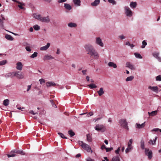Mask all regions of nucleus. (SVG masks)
<instances>
[{"instance_id": "23", "label": "nucleus", "mask_w": 161, "mask_h": 161, "mask_svg": "<svg viewBox=\"0 0 161 161\" xmlns=\"http://www.w3.org/2000/svg\"><path fill=\"white\" fill-rule=\"evenodd\" d=\"M73 2L75 5L76 6H79L81 5L80 0H73Z\"/></svg>"}, {"instance_id": "17", "label": "nucleus", "mask_w": 161, "mask_h": 161, "mask_svg": "<svg viewBox=\"0 0 161 161\" xmlns=\"http://www.w3.org/2000/svg\"><path fill=\"white\" fill-rule=\"evenodd\" d=\"M14 76V72L7 73L5 75V77L6 78H8L9 77L13 78Z\"/></svg>"}, {"instance_id": "42", "label": "nucleus", "mask_w": 161, "mask_h": 161, "mask_svg": "<svg viewBox=\"0 0 161 161\" xmlns=\"http://www.w3.org/2000/svg\"><path fill=\"white\" fill-rule=\"evenodd\" d=\"M27 46L25 48L26 50L28 52H31V50L30 48L29 44H27Z\"/></svg>"}, {"instance_id": "36", "label": "nucleus", "mask_w": 161, "mask_h": 161, "mask_svg": "<svg viewBox=\"0 0 161 161\" xmlns=\"http://www.w3.org/2000/svg\"><path fill=\"white\" fill-rule=\"evenodd\" d=\"M134 78V77L133 75H131L125 79L126 81H132Z\"/></svg>"}, {"instance_id": "5", "label": "nucleus", "mask_w": 161, "mask_h": 161, "mask_svg": "<svg viewBox=\"0 0 161 161\" xmlns=\"http://www.w3.org/2000/svg\"><path fill=\"white\" fill-rule=\"evenodd\" d=\"M119 122L121 126L127 130H129V128L127 126L128 123L126 119H121L120 120Z\"/></svg>"}, {"instance_id": "19", "label": "nucleus", "mask_w": 161, "mask_h": 161, "mask_svg": "<svg viewBox=\"0 0 161 161\" xmlns=\"http://www.w3.org/2000/svg\"><path fill=\"white\" fill-rule=\"evenodd\" d=\"M54 58L52 56L48 54H46L44 56L43 59L44 60H49L51 59H53Z\"/></svg>"}, {"instance_id": "40", "label": "nucleus", "mask_w": 161, "mask_h": 161, "mask_svg": "<svg viewBox=\"0 0 161 161\" xmlns=\"http://www.w3.org/2000/svg\"><path fill=\"white\" fill-rule=\"evenodd\" d=\"M33 28L36 31H38L40 29V27L37 25H36L33 26Z\"/></svg>"}, {"instance_id": "47", "label": "nucleus", "mask_w": 161, "mask_h": 161, "mask_svg": "<svg viewBox=\"0 0 161 161\" xmlns=\"http://www.w3.org/2000/svg\"><path fill=\"white\" fill-rule=\"evenodd\" d=\"M120 40H123L125 39V36L123 35H121L118 36Z\"/></svg>"}, {"instance_id": "56", "label": "nucleus", "mask_w": 161, "mask_h": 161, "mask_svg": "<svg viewBox=\"0 0 161 161\" xmlns=\"http://www.w3.org/2000/svg\"><path fill=\"white\" fill-rule=\"evenodd\" d=\"M67 0H58V3H61L66 2Z\"/></svg>"}, {"instance_id": "1", "label": "nucleus", "mask_w": 161, "mask_h": 161, "mask_svg": "<svg viewBox=\"0 0 161 161\" xmlns=\"http://www.w3.org/2000/svg\"><path fill=\"white\" fill-rule=\"evenodd\" d=\"M84 47L87 54H89L91 57L96 60L99 58V55L92 45L90 44H86Z\"/></svg>"}, {"instance_id": "22", "label": "nucleus", "mask_w": 161, "mask_h": 161, "mask_svg": "<svg viewBox=\"0 0 161 161\" xmlns=\"http://www.w3.org/2000/svg\"><path fill=\"white\" fill-rule=\"evenodd\" d=\"M100 0H95V1L91 3V5L92 6H96L100 3Z\"/></svg>"}, {"instance_id": "62", "label": "nucleus", "mask_w": 161, "mask_h": 161, "mask_svg": "<svg viewBox=\"0 0 161 161\" xmlns=\"http://www.w3.org/2000/svg\"><path fill=\"white\" fill-rule=\"evenodd\" d=\"M106 147L105 146V145H104V144L103 145L101 146V148L102 150H103V149H106Z\"/></svg>"}, {"instance_id": "59", "label": "nucleus", "mask_w": 161, "mask_h": 161, "mask_svg": "<svg viewBox=\"0 0 161 161\" xmlns=\"http://www.w3.org/2000/svg\"><path fill=\"white\" fill-rule=\"evenodd\" d=\"M120 150V148L118 147L117 150L115 151V153L116 154H118Z\"/></svg>"}, {"instance_id": "46", "label": "nucleus", "mask_w": 161, "mask_h": 161, "mask_svg": "<svg viewBox=\"0 0 161 161\" xmlns=\"http://www.w3.org/2000/svg\"><path fill=\"white\" fill-rule=\"evenodd\" d=\"M59 136L62 138L64 139H67V137H65L64 135L61 133L59 132L58 133Z\"/></svg>"}, {"instance_id": "11", "label": "nucleus", "mask_w": 161, "mask_h": 161, "mask_svg": "<svg viewBox=\"0 0 161 161\" xmlns=\"http://www.w3.org/2000/svg\"><path fill=\"white\" fill-rule=\"evenodd\" d=\"M126 67L129 68L132 70H135L136 69V67L135 66L130 62H128L126 63Z\"/></svg>"}, {"instance_id": "32", "label": "nucleus", "mask_w": 161, "mask_h": 161, "mask_svg": "<svg viewBox=\"0 0 161 161\" xmlns=\"http://www.w3.org/2000/svg\"><path fill=\"white\" fill-rule=\"evenodd\" d=\"M111 161H120V159L119 156H116L113 158Z\"/></svg>"}, {"instance_id": "34", "label": "nucleus", "mask_w": 161, "mask_h": 161, "mask_svg": "<svg viewBox=\"0 0 161 161\" xmlns=\"http://www.w3.org/2000/svg\"><path fill=\"white\" fill-rule=\"evenodd\" d=\"M9 103V101L8 99H6L4 100L3 101V104L5 106H8Z\"/></svg>"}, {"instance_id": "31", "label": "nucleus", "mask_w": 161, "mask_h": 161, "mask_svg": "<svg viewBox=\"0 0 161 161\" xmlns=\"http://www.w3.org/2000/svg\"><path fill=\"white\" fill-rule=\"evenodd\" d=\"M157 138V137H156L155 138V139L153 140H153L151 139L149 140V142L148 143L152 145H155V142L156 141Z\"/></svg>"}, {"instance_id": "27", "label": "nucleus", "mask_w": 161, "mask_h": 161, "mask_svg": "<svg viewBox=\"0 0 161 161\" xmlns=\"http://www.w3.org/2000/svg\"><path fill=\"white\" fill-rule=\"evenodd\" d=\"M5 37L8 40L12 41L13 40L14 38L10 35L8 34H6L5 35Z\"/></svg>"}, {"instance_id": "64", "label": "nucleus", "mask_w": 161, "mask_h": 161, "mask_svg": "<svg viewBox=\"0 0 161 161\" xmlns=\"http://www.w3.org/2000/svg\"><path fill=\"white\" fill-rule=\"evenodd\" d=\"M30 113L33 115H35L36 114V113H35L33 110L30 111Z\"/></svg>"}, {"instance_id": "13", "label": "nucleus", "mask_w": 161, "mask_h": 161, "mask_svg": "<svg viewBox=\"0 0 161 161\" xmlns=\"http://www.w3.org/2000/svg\"><path fill=\"white\" fill-rule=\"evenodd\" d=\"M17 153V150H14L10 152V154H7V156L8 158L14 157L16 156V155L15 153Z\"/></svg>"}, {"instance_id": "8", "label": "nucleus", "mask_w": 161, "mask_h": 161, "mask_svg": "<svg viewBox=\"0 0 161 161\" xmlns=\"http://www.w3.org/2000/svg\"><path fill=\"white\" fill-rule=\"evenodd\" d=\"M95 43L97 44L98 45L101 47H103L104 46V44L103 42L101 39L99 37L96 38Z\"/></svg>"}, {"instance_id": "51", "label": "nucleus", "mask_w": 161, "mask_h": 161, "mask_svg": "<svg viewBox=\"0 0 161 161\" xmlns=\"http://www.w3.org/2000/svg\"><path fill=\"white\" fill-rule=\"evenodd\" d=\"M113 150V148L112 147H110V148H108V147H106V152H108L111 151V150Z\"/></svg>"}, {"instance_id": "7", "label": "nucleus", "mask_w": 161, "mask_h": 161, "mask_svg": "<svg viewBox=\"0 0 161 161\" xmlns=\"http://www.w3.org/2000/svg\"><path fill=\"white\" fill-rule=\"evenodd\" d=\"M14 75L19 79H22L25 77L24 74L22 72L19 71L14 72Z\"/></svg>"}, {"instance_id": "44", "label": "nucleus", "mask_w": 161, "mask_h": 161, "mask_svg": "<svg viewBox=\"0 0 161 161\" xmlns=\"http://www.w3.org/2000/svg\"><path fill=\"white\" fill-rule=\"evenodd\" d=\"M108 1L109 3L113 5H115L116 4V2L114 0H108Z\"/></svg>"}, {"instance_id": "25", "label": "nucleus", "mask_w": 161, "mask_h": 161, "mask_svg": "<svg viewBox=\"0 0 161 161\" xmlns=\"http://www.w3.org/2000/svg\"><path fill=\"white\" fill-rule=\"evenodd\" d=\"M64 6L65 9L69 10H70L72 9V6L69 4L67 3H65Z\"/></svg>"}, {"instance_id": "14", "label": "nucleus", "mask_w": 161, "mask_h": 161, "mask_svg": "<svg viewBox=\"0 0 161 161\" xmlns=\"http://www.w3.org/2000/svg\"><path fill=\"white\" fill-rule=\"evenodd\" d=\"M50 45V44L49 43H47L46 45L41 47L40 50L42 51H46L49 48Z\"/></svg>"}, {"instance_id": "6", "label": "nucleus", "mask_w": 161, "mask_h": 161, "mask_svg": "<svg viewBox=\"0 0 161 161\" xmlns=\"http://www.w3.org/2000/svg\"><path fill=\"white\" fill-rule=\"evenodd\" d=\"M94 128L96 130L100 131L102 132H104L106 130L105 126L103 125L97 124Z\"/></svg>"}, {"instance_id": "39", "label": "nucleus", "mask_w": 161, "mask_h": 161, "mask_svg": "<svg viewBox=\"0 0 161 161\" xmlns=\"http://www.w3.org/2000/svg\"><path fill=\"white\" fill-rule=\"evenodd\" d=\"M37 54L38 53L37 52H34V53L30 56V57L31 58H34L37 56Z\"/></svg>"}, {"instance_id": "12", "label": "nucleus", "mask_w": 161, "mask_h": 161, "mask_svg": "<svg viewBox=\"0 0 161 161\" xmlns=\"http://www.w3.org/2000/svg\"><path fill=\"white\" fill-rule=\"evenodd\" d=\"M108 65L109 67H112L114 69H116L117 67V64L112 62H108Z\"/></svg>"}, {"instance_id": "15", "label": "nucleus", "mask_w": 161, "mask_h": 161, "mask_svg": "<svg viewBox=\"0 0 161 161\" xmlns=\"http://www.w3.org/2000/svg\"><path fill=\"white\" fill-rule=\"evenodd\" d=\"M16 65V68L17 69L20 71L22 70L23 68V64L21 62H18L17 63Z\"/></svg>"}, {"instance_id": "57", "label": "nucleus", "mask_w": 161, "mask_h": 161, "mask_svg": "<svg viewBox=\"0 0 161 161\" xmlns=\"http://www.w3.org/2000/svg\"><path fill=\"white\" fill-rule=\"evenodd\" d=\"M159 130V129L158 128H154V129H153V130H151V131L152 132H153V131L156 132V131H158Z\"/></svg>"}, {"instance_id": "53", "label": "nucleus", "mask_w": 161, "mask_h": 161, "mask_svg": "<svg viewBox=\"0 0 161 161\" xmlns=\"http://www.w3.org/2000/svg\"><path fill=\"white\" fill-rule=\"evenodd\" d=\"M132 142H133L132 139H130L129 140V142L128 143V146H129V145L130 146H132L131 144L132 143Z\"/></svg>"}, {"instance_id": "50", "label": "nucleus", "mask_w": 161, "mask_h": 161, "mask_svg": "<svg viewBox=\"0 0 161 161\" xmlns=\"http://www.w3.org/2000/svg\"><path fill=\"white\" fill-rule=\"evenodd\" d=\"M39 81L41 84H42L43 83H44L45 82V80L43 79H41L39 80Z\"/></svg>"}, {"instance_id": "21", "label": "nucleus", "mask_w": 161, "mask_h": 161, "mask_svg": "<svg viewBox=\"0 0 161 161\" xmlns=\"http://www.w3.org/2000/svg\"><path fill=\"white\" fill-rule=\"evenodd\" d=\"M46 86L47 87H49L50 86H54L56 85V84L53 82L49 81L46 82Z\"/></svg>"}, {"instance_id": "45", "label": "nucleus", "mask_w": 161, "mask_h": 161, "mask_svg": "<svg viewBox=\"0 0 161 161\" xmlns=\"http://www.w3.org/2000/svg\"><path fill=\"white\" fill-rule=\"evenodd\" d=\"M7 62L6 60H3L0 61V65H3L5 64Z\"/></svg>"}, {"instance_id": "16", "label": "nucleus", "mask_w": 161, "mask_h": 161, "mask_svg": "<svg viewBox=\"0 0 161 161\" xmlns=\"http://www.w3.org/2000/svg\"><path fill=\"white\" fill-rule=\"evenodd\" d=\"M145 125V122L141 124L138 123H136V127L137 129H142L144 127Z\"/></svg>"}, {"instance_id": "41", "label": "nucleus", "mask_w": 161, "mask_h": 161, "mask_svg": "<svg viewBox=\"0 0 161 161\" xmlns=\"http://www.w3.org/2000/svg\"><path fill=\"white\" fill-rule=\"evenodd\" d=\"M141 147L142 149L145 148L144 142L143 140H142L141 142Z\"/></svg>"}, {"instance_id": "43", "label": "nucleus", "mask_w": 161, "mask_h": 161, "mask_svg": "<svg viewBox=\"0 0 161 161\" xmlns=\"http://www.w3.org/2000/svg\"><path fill=\"white\" fill-rule=\"evenodd\" d=\"M147 45V43L145 40H144L142 42V45L141 46V47L142 48H144Z\"/></svg>"}, {"instance_id": "52", "label": "nucleus", "mask_w": 161, "mask_h": 161, "mask_svg": "<svg viewBox=\"0 0 161 161\" xmlns=\"http://www.w3.org/2000/svg\"><path fill=\"white\" fill-rule=\"evenodd\" d=\"M17 154H21L22 155H24L25 154V153H24V152L22 151H19V150H18V151H17Z\"/></svg>"}, {"instance_id": "33", "label": "nucleus", "mask_w": 161, "mask_h": 161, "mask_svg": "<svg viewBox=\"0 0 161 161\" xmlns=\"http://www.w3.org/2000/svg\"><path fill=\"white\" fill-rule=\"evenodd\" d=\"M91 89L96 88L97 87V86L94 84L91 83L87 85Z\"/></svg>"}, {"instance_id": "2", "label": "nucleus", "mask_w": 161, "mask_h": 161, "mask_svg": "<svg viewBox=\"0 0 161 161\" xmlns=\"http://www.w3.org/2000/svg\"><path fill=\"white\" fill-rule=\"evenodd\" d=\"M32 16L35 19L43 22L48 23L50 21V19L49 16L43 17H42L41 15L40 14L35 13L33 14Z\"/></svg>"}, {"instance_id": "35", "label": "nucleus", "mask_w": 161, "mask_h": 161, "mask_svg": "<svg viewBox=\"0 0 161 161\" xmlns=\"http://www.w3.org/2000/svg\"><path fill=\"white\" fill-rule=\"evenodd\" d=\"M133 147L132 146H128L127 148L125 150V153H127L130 152L132 149Z\"/></svg>"}, {"instance_id": "30", "label": "nucleus", "mask_w": 161, "mask_h": 161, "mask_svg": "<svg viewBox=\"0 0 161 161\" xmlns=\"http://www.w3.org/2000/svg\"><path fill=\"white\" fill-rule=\"evenodd\" d=\"M87 140L88 142H91L92 140V136L90 134H88L86 135Z\"/></svg>"}, {"instance_id": "9", "label": "nucleus", "mask_w": 161, "mask_h": 161, "mask_svg": "<svg viewBox=\"0 0 161 161\" xmlns=\"http://www.w3.org/2000/svg\"><path fill=\"white\" fill-rule=\"evenodd\" d=\"M145 154L148 156L149 159H151L152 157V152L151 150H149L148 149L145 148Z\"/></svg>"}, {"instance_id": "55", "label": "nucleus", "mask_w": 161, "mask_h": 161, "mask_svg": "<svg viewBox=\"0 0 161 161\" xmlns=\"http://www.w3.org/2000/svg\"><path fill=\"white\" fill-rule=\"evenodd\" d=\"M17 109H19V110L21 109L22 111H25V110H24V109H25L24 108H23V107L21 108V107H19L18 106H17Z\"/></svg>"}, {"instance_id": "38", "label": "nucleus", "mask_w": 161, "mask_h": 161, "mask_svg": "<svg viewBox=\"0 0 161 161\" xmlns=\"http://www.w3.org/2000/svg\"><path fill=\"white\" fill-rule=\"evenodd\" d=\"M134 55L137 58L141 59L142 58V56L139 53H134Z\"/></svg>"}, {"instance_id": "3", "label": "nucleus", "mask_w": 161, "mask_h": 161, "mask_svg": "<svg viewBox=\"0 0 161 161\" xmlns=\"http://www.w3.org/2000/svg\"><path fill=\"white\" fill-rule=\"evenodd\" d=\"M78 143L83 149L86 150L88 152H91V153L92 152V151L90 147L88 145L84 143L83 141H78Z\"/></svg>"}, {"instance_id": "18", "label": "nucleus", "mask_w": 161, "mask_h": 161, "mask_svg": "<svg viewBox=\"0 0 161 161\" xmlns=\"http://www.w3.org/2000/svg\"><path fill=\"white\" fill-rule=\"evenodd\" d=\"M153 56L156 58L157 59H158V60L160 61L161 62V58H160L158 57L159 55V53L157 52H154L153 54Z\"/></svg>"}, {"instance_id": "29", "label": "nucleus", "mask_w": 161, "mask_h": 161, "mask_svg": "<svg viewBox=\"0 0 161 161\" xmlns=\"http://www.w3.org/2000/svg\"><path fill=\"white\" fill-rule=\"evenodd\" d=\"M16 2L19 4L18 5V6L19 8H20L21 9H22L24 10L25 9V8L23 7V6H25L24 3H21L19 2L18 1H17Z\"/></svg>"}, {"instance_id": "60", "label": "nucleus", "mask_w": 161, "mask_h": 161, "mask_svg": "<svg viewBox=\"0 0 161 161\" xmlns=\"http://www.w3.org/2000/svg\"><path fill=\"white\" fill-rule=\"evenodd\" d=\"M60 50L59 48H57V52H56V54H60Z\"/></svg>"}, {"instance_id": "63", "label": "nucleus", "mask_w": 161, "mask_h": 161, "mask_svg": "<svg viewBox=\"0 0 161 161\" xmlns=\"http://www.w3.org/2000/svg\"><path fill=\"white\" fill-rule=\"evenodd\" d=\"M93 113L92 112H90L87 115L89 117V116H91L93 115Z\"/></svg>"}, {"instance_id": "48", "label": "nucleus", "mask_w": 161, "mask_h": 161, "mask_svg": "<svg viewBox=\"0 0 161 161\" xmlns=\"http://www.w3.org/2000/svg\"><path fill=\"white\" fill-rule=\"evenodd\" d=\"M156 80L157 81H161V75H159L156 77Z\"/></svg>"}, {"instance_id": "28", "label": "nucleus", "mask_w": 161, "mask_h": 161, "mask_svg": "<svg viewBox=\"0 0 161 161\" xmlns=\"http://www.w3.org/2000/svg\"><path fill=\"white\" fill-rule=\"evenodd\" d=\"M158 110L153 111L151 112H148V114L150 116L156 115L157 113Z\"/></svg>"}, {"instance_id": "10", "label": "nucleus", "mask_w": 161, "mask_h": 161, "mask_svg": "<svg viewBox=\"0 0 161 161\" xmlns=\"http://www.w3.org/2000/svg\"><path fill=\"white\" fill-rule=\"evenodd\" d=\"M148 89L156 93H158L159 92L158 88L157 86H149Z\"/></svg>"}, {"instance_id": "58", "label": "nucleus", "mask_w": 161, "mask_h": 161, "mask_svg": "<svg viewBox=\"0 0 161 161\" xmlns=\"http://www.w3.org/2000/svg\"><path fill=\"white\" fill-rule=\"evenodd\" d=\"M0 26L1 27L3 28V22L1 20V19H0Z\"/></svg>"}, {"instance_id": "54", "label": "nucleus", "mask_w": 161, "mask_h": 161, "mask_svg": "<svg viewBox=\"0 0 161 161\" xmlns=\"http://www.w3.org/2000/svg\"><path fill=\"white\" fill-rule=\"evenodd\" d=\"M86 161H95L93 159H92L90 157H88L86 159Z\"/></svg>"}, {"instance_id": "20", "label": "nucleus", "mask_w": 161, "mask_h": 161, "mask_svg": "<svg viewBox=\"0 0 161 161\" xmlns=\"http://www.w3.org/2000/svg\"><path fill=\"white\" fill-rule=\"evenodd\" d=\"M97 93L99 96H101L104 93V91L103 87L100 88L99 91H97Z\"/></svg>"}, {"instance_id": "4", "label": "nucleus", "mask_w": 161, "mask_h": 161, "mask_svg": "<svg viewBox=\"0 0 161 161\" xmlns=\"http://www.w3.org/2000/svg\"><path fill=\"white\" fill-rule=\"evenodd\" d=\"M124 14L126 16L128 17H132L133 14V12L128 6H125L124 7Z\"/></svg>"}, {"instance_id": "49", "label": "nucleus", "mask_w": 161, "mask_h": 161, "mask_svg": "<svg viewBox=\"0 0 161 161\" xmlns=\"http://www.w3.org/2000/svg\"><path fill=\"white\" fill-rule=\"evenodd\" d=\"M50 102H51L53 107H54L55 108L57 107L56 105H55V104L54 103H53V100H50Z\"/></svg>"}, {"instance_id": "61", "label": "nucleus", "mask_w": 161, "mask_h": 161, "mask_svg": "<svg viewBox=\"0 0 161 161\" xmlns=\"http://www.w3.org/2000/svg\"><path fill=\"white\" fill-rule=\"evenodd\" d=\"M31 85H28L27 86V89L26 90L27 92L29 91V90L31 88Z\"/></svg>"}, {"instance_id": "37", "label": "nucleus", "mask_w": 161, "mask_h": 161, "mask_svg": "<svg viewBox=\"0 0 161 161\" xmlns=\"http://www.w3.org/2000/svg\"><path fill=\"white\" fill-rule=\"evenodd\" d=\"M68 133L71 137L74 136L75 135V133L72 130H69Z\"/></svg>"}, {"instance_id": "24", "label": "nucleus", "mask_w": 161, "mask_h": 161, "mask_svg": "<svg viewBox=\"0 0 161 161\" xmlns=\"http://www.w3.org/2000/svg\"><path fill=\"white\" fill-rule=\"evenodd\" d=\"M130 6L131 8L134 9L137 6V3L136 2H130Z\"/></svg>"}, {"instance_id": "26", "label": "nucleus", "mask_w": 161, "mask_h": 161, "mask_svg": "<svg viewBox=\"0 0 161 161\" xmlns=\"http://www.w3.org/2000/svg\"><path fill=\"white\" fill-rule=\"evenodd\" d=\"M68 27L70 28H75L77 27V24L74 23L70 22L68 24Z\"/></svg>"}]
</instances>
